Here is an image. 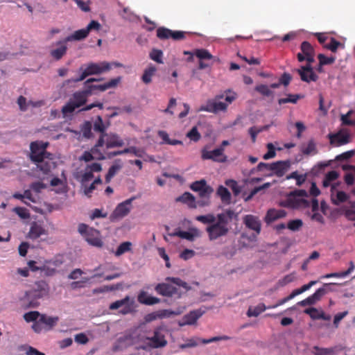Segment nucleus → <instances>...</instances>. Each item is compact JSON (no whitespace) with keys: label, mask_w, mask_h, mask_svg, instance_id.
<instances>
[{"label":"nucleus","mask_w":355,"mask_h":355,"mask_svg":"<svg viewBox=\"0 0 355 355\" xmlns=\"http://www.w3.org/2000/svg\"><path fill=\"white\" fill-rule=\"evenodd\" d=\"M234 216H235L234 211L227 209L217 214L216 216L213 214L197 216L196 220L205 225H208L206 227V232L209 239L214 241L225 236L228 234L230 230V223Z\"/></svg>","instance_id":"1"},{"label":"nucleus","mask_w":355,"mask_h":355,"mask_svg":"<svg viewBox=\"0 0 355 355\" xmlns=\"http://www.w3.org/2000/svg\"><path fill=\"white\" fill-rule=\"evenodd\" d=\"M48 142L36 141L30 145V159L44 174H49L56 166L53 154L47 152Z\"/></svg>","instance_id":"2"},{"label":"nucleus","mask_w":355,"mask_h":355,"mask_svg":"<svg viewBox=\"0 0 355 355\" xmlns=\"http://www.w3.org/2000/svg\"><path fill=\"white\" fill-rule=\"evenodd\" d=\"M50 293V286L44 280L36 281L31 288L25 291L20 297L21 307L24 309H35L40 306V300L47 297Z\"/></svg>","instance_id":"3"},{"label":"nucleus","mask_w":355,"mask_h":355,"mask_svg":"<svg viewBox=\"0 0 355 355\" xmlns=\"http://www.w3.org/2000/svg\"><path fill=\"white\" fill-rule=\"evenodd\" d=\"M121 67L123 64L120 62H89L86 65V67L83 69V67H80L79 71H81V74L76 78H72L67 80V83H78L85 80L87 76L92 75L101 74L104 72L108 71L112 69V67Z\"/></svg>","instance_id":"4"},{"label":"nucleus","mask_w":355,"mask_h":355,"mask_svg":"<svg viewBox=\"0 0 355 355\" xmlns=\"http://www.w3.org/2000/svg\"><path fill=\"white\" fill-rule=\"evenodd\" d=\"M78 232L83 235L87 242L91 245L101 248L103 241L101 239L100 232L93 227H89L84 223H80L78 227Z\"/></svg>","instance_id":"5"},{"label":"nucleus","mask_w":355,"mask_h":355,"mask_svg":"<svg viewBox=\"0 0 355 355\" xmlns=\"http://www.w3.org/2000/svg\"><path fill=\"white\" fill-rule=\"evenodd\" d=\"M101 79H97V78H89L87 80L84 85L85 88L87 91V92H89V96L92 94V92L95 90H98L101 92H104L108 89L114 88L116 87V85L119 84V83L121 81V77H117L116 78H113L110 80V81L100 85H94L92 84L93 82L99 81Z\"/></svg>","instance_id":"6"},{"label":"nucleus","mask_w":355,"mask_h":355,"mask_svg":"<svg viewBox=\"0 0 355 355\" xmlns=\"http://www.w3.org/2000/svg\"><path fill=\"white\" fill-rule=\"evenodd\" d=\"M162 331V327L155 329L153 336L146 337V340L148 342L146 343V345L141 348L143 349H147L148 348H159L164 347L167 344V341Z\"/></svg>","instance_id":"7"},{"label":"nucleus","mask_w":355,"mask_h":355,"mask_svg":"<svg viewBox=\"0 0 355 355\" xmlns=\"http://www.w3.org/2000/svg\"><path fill=\"white\" fill-rule=\"evenodd\" d=\"M122 307L119 313L123 315L131 313L135 311V300L129 296H125L123 299L116 300L110 304L109 309L110 310H116Z\"/></svg>","instance_id":"8"},{"label":"nucleus","mask_w":355,"mask_h":355,"mask_svg":"<svg viewBox=\"0 0 355 355\" xmlns=\"http://www.w3.org/2000/svg\"><path fill=\"white\" fill-rule=\"evenodd\" d=\"M222 98H223V95H218L214 99L208 100L205 105L200 107V110L215 114L221 111H225L227 107V104L218 101V99Z\"/></svg>","instance_id":"9"},{"label":"nucleus","mask_w":355,"mask_h":355,"mask_svg":"<svg viewBox=\"0 0 355 355\" xmlns=\"http://www.w3.org/2000/svg\"><path fill=\"white\" fill-rule=\"evenodd\" d=\"M135 199V197L127 199L119 203L110 215V220L114 221L126 216L130 211L131 203Z\"/></svg>","instance_id":"10"},{"label":"nucleus","mask_w":355,"mask_h":355,"mask_svg":"<svg viewBox=\"0 0 355 355\" xmlns=\"http://www.w3.org/2000/svg\"><path fill=\"white\" fill-rule=\"evenodd\" d=\"M230 338L227 336H215L212 337L209 339H200L199 338H191L185 340V343L179 345V348L185 349L187 347H196L199 343L202 344H208L213 342H216L219 340H229Z\"/></svg>","instance_id":"11"},{"label":"nucleus","mask_w":355,"mask_h":355,"mask_svg":"<svg viewBox=\"0 0 355 355\" xmlns=\"http://www.w3.org/2000/svg\"><path fill=\"white\" fill-rule=\"evenodd\" d=\"M190 188L196 192L198 193L199 197H207L211 198V194L214 193V189L207 184L205 180L202 179L193 182Z\"/></svg>","instance_id":"12"},{"label":"nucleus","mask_w":355,"mask_h":355,"mask_svg":"<svg viewBox=\"0 0 355 355\" xmlns=\"http://www.w3.org/2000/svg\"><path fill=\"white\" fill-rule=\"evenodd\" d=\"M296 71L300 76L301 80L304 82H315L318 79V75L315 73L313 67L310 64L302 66L300 69H296Z\"/></svg>","instance_id":"13"},{"label":"nucleus","mask_w":355,"mask_h":355,"mask_svg":"<svg viewBox=\"0 0 355 355\" xmlns=\"http://www.w3.org/2000/svg\"><path fill=\"white\" fill-rule=\"evenodd\" d=\"M291 166V161L289 159L277 161L272 163L271 171L277 177H283Z\"/></svg>","instance_id":"14"},{"label":"nucleus","mask_w":355,"mask_h":355,"mask_svg":"<svg viewBox=\"0 0 355 355\" xmlns=\"http://www.w3.org/2000/svg\"><path fill=\"white\" fill-rule=\"evenodd\" d=\"M243 223L250 230L256 232L258 235L261 232V223L258 216L248 214L243 217Z\"/></svg>","instance_id":"15"},{"label":"nucleus","mask_w":355,"mask_h":355,"mask_svg":"<svg viewBox=\"0 0 355 355\" xmlns=\"http://www.w3.org/2000/svg\"><path fill=\"white\" fill-rule=\"evenodd\" d=\"M66 38L62 40L57 42L55 45L57 46L56 49H52L50 51V55L55 60H60L67 53V46Z\"/></svg>","instance_id":"16"},{"label":"nucleus","mask_w":355,"mask_h":355,"mask_svg":"<svg viewBox=\"0 0 355 355\" xmlns=\"http://www.w3.org/2000/svg\"><path fill=\"white\" fill-rule=\"evenodd\" d=\"M224 149L223 147L216 148L213 150H203L202 157L204 159H212L216 162H223L226 160V156H223Z\"/></svg>","instance_id":"17"},{"label":"nucleus","mask_w":355,"mask_h":355,"mask_svg":"<svg viewBox=\"0 0 355 355\" xmlns=\"http://www.w3.org/2000/svg\"><path fill=\"white\" fill-rule=\"evenodd\" d=\"M202 314L203 311L201 310L190 311L189 313L184 315L182 320L179 321V327L194 324Z\"/></svg>","instance_id":"18"},{"label":"nucleus","mask_w":355,"mask_h":355,"mask_svg":"<svg viewBox=\"0 0 355 355\" xmlns=\"http://www.w3.org/2000/svg\"><path fill=\"white\" fill-rule=\"evenodd\" d=\"M325 291L322 290V287L316 290V291L312 294L311 295L309 296L306 299L299 302L297 303L298 305L301 306H306L308 305H313L315 304L317 302L320 301L321 298L324 296Z\"/></svg>","instance_id":"19"},{"label":"nucleus","mask_w":355,"mask_h":355,"mask_svg":"<svg viewBox=\"0 0 355 355\" xmlns=\"http://www.w3.org/2000/svg\"><path fill=\"white\" fill-rule=\"evenodd\" d=\"M329 137L330 144L336 146H343L349 142V135L348 133L339 132L334 135L329 134Z\"/></svg>","instance_id":"20"},{"label":"nucleus","mask_w":355,"mask_h":355,"mask_svg":"<svg viewBox=\"0 0 355 355\" xmlns=\"http://www.w3.org/2000/svg\"><path fill=\"white\" fill-rule=\"evenodd\" d=\"M105 144L106 148H112L115 147H121L124 144L123 140L115 133H106L105 137Z\"/></svg>","instance_id":"21"},{"label":"nucleus","mask_w":355,"mask_h":355,"mask_svg":"<svg viewBox=\"0 0 355 355\" xmlns=\"http://www.w3.org/2000/svg\"><path fill=\"white\" fill-rule=\"evenodd\" d=\"M155 290L159 295L166 297H171L176 292V288L168 283L158 284Z\"/></svg>","instance_id":"22"},{"label":"nucleus","mask_w":355,"mask_h":355,"mask_svg":"<svg viewBox=\"0 0 355 355\" xmlns=\"http://www.w3.org/2000/svg\"><path fill=\"white\" fill-rule=\"evenodd\" d=\"M89 96V92H87L86 89L85 88L83 91H78L72 95V97L69 99L73 102L74 105H76L78 108L85 105L87 102V97Z\"/></svg>","instance_id":"23"},{"label":"nucleus","mask_w":355,"mask_h":355,"mask_svg":"<svg viewBox=\"0 0 355 355\" xmlns=\"http://www.w3.org/2000/svg\"><path fill=\"white\" fill-rule=\"evenodd\" d=\"M137 300L141 304L152 306L160 302V299L149 295L147 292L141 291L137 295Z\"/></svg>","instance_id":"24"},{"label":"nucleus","mask_w":355,"mask_h":355,"mask_svg":"<svg viewBox=\"0 0 355 355\" xmlns=\"http://www.w3.org/2000/svg\"><path fill=\"white\" fill-rule=\"evenodd\" d=\"M286 216V212L284 209H270L268 210L265 216V222L270 224L277 219L284 218Z\"/></svg>","instance_id":"25"},{"label":"nucleus","mask_w":355,"mask_h":355,"mask_svg":"<svg viewBox=\"0 0 355 355\" xmlns=\"http://www.w3.org/2000/svg\"><path fill=\"white\" fill-rule=\"evenodd\" d=\"M304 313L309 315L311 318L313 320L321 319L325 321H330L331 319V316L330 315L326 314L323 311H320L314 307L306 309L304 311Z\"/></svg>","instance_id":"26"},{"label":"nucleus","mask_w":355,"mask_h":355,"mask_svg":"<svg viewBox=\"0 0 355 355\" xmlns=\"http://www.w3.org/2000/svg\"><path fill=\"white\" fill-rule=\"evenodd\" d=\"M110 122L109 121L106 123L103 122V119L101 116H97L95 121L92 123L94 130L96 132H99L100 136L103 135V139H105L106 136L105 131L110 126Z\"/></svg>","instance_id":"27"},{"label":"nucleus","mask_w":355,"mask_h":355,"mask_svg":"<svg viewBox=\"0 0 355 355\" xmlns=\"http://www.w3.org/2000/svg\"><path fill=\"white\" fill-rule=\"evenodd\" d=\"M157 37L160 40L173 38L178 40V31H171L165 27H159L157 29Z\"/></svg>","instance_id":"28"},{"label":"nucleus","mask_w":355,"mask_h":355,"mask_svg":"<svg viewBox=\"0 0 355 355\" xmlns=\"http://www.w3.org/2000/svg\"><path fill=\"white\" fill-rule=\"evenodd\" d=\"M59 320L58 316H47L45 314H42L40 318V322H42L43 327L45 330H51L55 327Z\"/></svg>","instance_id":"29"},{"label":"nucleus","mask_w":355,"mask_h":355,"mask_svg":"<svg viewBox=\"0 0 355 355\" xmlns=\"http://www.w3.org/2000/svg\"><path fill=\"white\" fill-rule=\"evenodd\" d=\"M202 232L198 228H190L188 231H180L179 238L185 239L188 241H192L196 238L201 236Z\"/></svg>","instance_id":"30"},{"label":"nucleus","mask_w":355,"mask_h":355,"mask_svg":"<svg viewBox=\"0 0 355 355\" xmlns=\"http://www.w3.org/2000/svg\"><path fill=\"white\" fill-rule=\"evenodd\" d=\"M104 144L105 139H103V135L100 136L96 144L91 148L90 150L93 153L96 159L103 160L105 159L104 153L100 150V148L103 147Z\"/></svg>","instance_id":"31"},{"label":"nucleus","mask_w":355,"mask_h":355,"mask_svg":"<svg viewBox=\"0 0 355 355\" xmlns=\"http://www.w3.org/2000/svg\"><path fill=\"white\" fill-rule=\"evenodd\" d=\"M45 234L46 230L40 225L34 223L31 226L28 237L31 239L35 240Z\"/></svg>","instance_id":"32"},{"label":"nucleus","mask_w":355,"mask_h":355,"mask_svg":"<svg viewBox=\"0 0 355 355\" xmlns=\"http://www.w3.org/2000/svg\"><path fill=\"white\" fill-rule=\"evenodd\" d=\"M300 151L304 155H315L318 154V150L317 149L316 143L314 139H311L309 140L306 146H302L300 147Z\"/></svg>","instance_id":"33"},{"label":"nucleus","mask_w":355,"mask_h":355,"mask_svg":"<svg viewBox=\"0 0 355 355\" xmlns=\"http://www.w3.org/2000/svg\"><path fill=\"white\" fill-rule=\"evenodd\" d=\"M122 164L120 159H117L114 162V164L112 165L107 173L105 175V182L110 183L111 180L115 176V175L122 168Z\"/></svg>","instance_id":"34"},{"label":"nucleus","mask_w":355,"mask_h":355,"mask_svg":"<svg viewBox=\"0 0 355 355\" xmlns=\"http://www.w3.org/2000/svg\"><path fill=\"white\" fill-rule=\"evenodd\" d=\"M89 31L87 29L83 28L78 31H76L73 34L67 36L66 38V41L71 42V41H80L85 38H86L89 35Z\"/></svg>","instance_id":"35"},{"label":"nucleus","mask_w":355,"mask_h":355,"mask_svg":"<svg viewBox=\"0 0 355 355\" xmlns=\"http://www.w3.org/2000/svg\"><path fill=\"white\" fill-rule=\"evenodd\" d=\"M306 197L307 193L305 190L300 189V190H295L291 193L290 197L288 198L287 200V205L291 207H295L297 205H299V202L294 200L292 197Z\"/></svg>","instance_id":"36"},{"label":"nucleus","mask_w":355,"mask_h":355,"mask_svg":"<svg viewBox=\"0 0 355 355\" xmlns=\"http://www.w3.org/2000/svg\"><path fill=\"white\" fill-rule=\"evenodd\" d=\"M216 195L220 198L221 201L223 203L229 204L231 201V193L229 190L223 187V185H220L216 191Z\"/></svg>","instance_id":"37"},{"label":"nucleus","mask_w":355,"mask_h":355,"mask_svg":"<svg viewBox=\"0 0 355 355\" xmlns=\"http://www.w3.org/2000/svg\"><path fill=\"white\" fill-rule=\"evenodd\" d=\"M179 201L186 204L191 209H196V198L189 192H185L180 196Z\"/></svg>","instance_id":"38"},{"label":"nucleus","mask_w":355,"mask_h":355,"mask_svg":"<svg viewBox=\"0 0 355 355\" xmlns=\"http://www.w3.org/2000/svg\"><path fill=\"white\" fill-rule=\"evenodd\" d=\"M267 309L268 306H266L263 303H260L253 308L250 307L247 311V315L248 317H257Z\"/></svg>","instance_id":"39"},{"label":"nucleus","mask_w":355,"mask_h":355,"mask_svg":"<svg viewBox=\"0 0 355 355\" xmlns=\"http://www.w3.org/2000/svg\"><path fill=\"white\" fill-rule=\"evenodd\" d=\"M92 123L89 121H85L80 127V131L82 132L83 137L86 139H90L93 137V133L92 132Z\"/></svg>","instance_id":"40"},{"label":"nucleus","mask_w":355,"mask_h":355,"mask_svg":"<svg viewBox=\"0 0 355 355\" xmlns=\"http://www.w3.org/2000/svg\"><path fill=\"white\" fill-rule=\"evenodd\" d=\"M254 90L259 93L261 96H266V97H272L273 96L274 92L270 89L269 86L264 85V84H260L257 85Z\"/></svg>","instance_id":"41"},{"label":"nucleus","mask_w":355,"mask_h":355,"mask_svg":"<svg viewBox=\"0 0 355 355\" xmlns=\"http://www.w3.org/2000/svg\"><path fill=\"white\" fill-rule=\"evenodd\" d=\"M291 179H295L296 180V185L301 186L306 179V174H301L300 175L298 172L293 171L291 174L286 175V180H291Z\"/></svg>","instance_id":"42"},{"label":"nucleus","mask_w":355,"mask_h":355,"mask_svg":"<svg viewBox=\"0 0 355 355\" xmlns=\"http://www.w3.org/2000/svg\"><path fill=\"white\" fill-rule=\"evenodd\" d=\"M168 316V311L161 310L156 312L150 313L146 315L145 320L147 322H151L157 318H163Z\"/></svg>","instance_id":"43"},{"label":"nucleus","mask_w":355,"mask_h":355,"mask_svg":"<svg viewBox=\"0 0 355 355\" xmlns=\"http://www.w3.org/2000/svg\"><path fill=\"white\" fill-rule=\"evenodd\" d=\"M155 71H156L155 67H154V66L148 67L147 69H146L144 70V72L141 77L142 81L146 84L150 83L152 80V76L154 75Z\"/></svg>","instance_id":"44"},{"label":"nucleus","mask_w":355,"mask_h":355,"mask_svg":"<svg viewBox=\"0 0 355 355\" xmlns=\"http://www.w3.org/2000/svg\"><path fill=\"white\" fill-rule=\"evenodd\" d=\"M303 98L302 95L300 94H289L287 95L286 98H279L278 100V103L279 105L285 104V103H296L299 99Z\"/></svg>","instance_id":"45"},{"label":"nucleus","mask_w":355,"mask_h":355,"mask_svg":"<svg viewBox=\"0 0 355 355\" xmlns=\"http://www.w3.org/2000/svg\"><path fill=\"white\" fill-rule=\"evenodd\" d=\"M339 47L344 49L345 46L343 44L337 41L334 37L331 38L330 42L329 44L324 45V48L330 50L333 53H336Z\"/></svg>","instance_id":"46"},{"label":"nucleus","mask_w":355,"mask_h":355,"mask_svg":"<svg viewBox=\"0 0 355 355\" xmlns=\"http://www.w3.org/2000/svg\"><path fill=\"white\" fill-rule=\"evenodd\" d=\"M41 313L37 311H32L26 313L23 318L26 322H35L41 317Z\"/></svg>","instance_id":"47"},{"label":"nucleus","mask_w":355,"mask_h":355,"mask_svg":"<svg viewBox=\"0 0 355 355\" xmlns=\"http://www.w3.org/2000/svg\"><path fill=\"white\" fill-rule=\"evenodd\" d=\"M132 243L129 241L123 242L121 243L115 252L116 256H121L123 254L130 251L131 250Z\"/></svg>","instance_id":"48"},{"label":"nucleus","mask_w":355,"mask_h":355,"mask_svg":"<svg viewBox=\"0 0 355 355\" xmlns=\"http://www.w3.org/2000/svg\"><path fill=\"white\" fill-rule=\"evenodd\" d=\"M271 184L270 182H266L261 186L254 187L250 193V194L245 198V201L250 200L258 192L261 190L268 189L270 187Z\"/></svg>","instance_id":"49"},{"label":"nucleus","mask_w":355,"mask_h":355,"mask_svg":"<svg viewBox=\"0 0 355 355\" xmlns=\"http://www.w3.org/2000/svg\"><path fill=\"white\" fill-rule=\"evenodd\" d=\"M301 51L305 57L311 54L315 53L314 49L311 44L306 41L303 42L300 46Z\"/></svg>","instance_id":"50"},{"label":"nucleus","mask_w":355,"mask_h":355,"mask_svg":"<svg viewBox=\"0 0 355 355\" xmlns=\"http://www.w3.org/2000/svg\"><path fill=\"white\" fill-rule=\"evenodd\" d=\"M313 350L314 352L313 353L314 355H331L334 354V349L332 347L322 348L318 346H314Z\"/></svg>","instance_id":"51"},{"label":"nucleus","mask_w":355,"mask_h":355,"mask_svg":"<svg viewBox=\"0 0 355 355\" xmlns=\"http://www.w3.org/2000/svg\"><path fill=\"white\" fill-rule=\"evenodd\" d=\"M195 55L200 60H209L213 58L212 55L207 50L204 49H197L195 52Z\"/></svg>","instance_id":"52"},{"label":"nucleus","mask_w":355,"mask_h":355,"mask_svg":"<svg viewBox=\"0 0 355 355\" xmlns=\"http://www.w3.org/2000/svg\"><path fill=\"white\" fill-rule=\"evenodd\" d=\"M302 225L303 222L301 219H295L288 223L287 227L291 231L296 232L300 230Z\"/></svg>","instance_id":"53"},{"label":"nucleus","mask_w":355,"mask_h":355,"mask_svg":"<svg viewBox=\"0 0 355 355\" xmlns=\"http://www.w3.org/2000/svg\"><path fill=\"white\" fill-rule=\"evenodd\" d=\"M349 198V196L344 191H338L335 199L332 200L333 204L338 205L342 202H346Z\"/></svg>","instance_id":"54"},{"label":"nucleus","mask_w":355,"mask_h":355,"mask_svg":"<svg viewBox=\"0 0 355 355\" xmlns=\"http://www.w3.org/2000/svg\"><path fill=\"white\" fill-rule=\"evenodd\" d=\"M225 184L232 189V192L235 196H237L240 193L241 188L238 185L236 181L234 180H227L225 181Z\"/></svg>","instance_id":"55"},{"label":"nucleus","mask_w":355,"mask_h":355,"mask_svg":"<svg viewBox=\"0 0 355 355\" xmlns=\"http://www.w3.org/2000/svg\"><path fill=\"white\" fill-rule=\"evenodd\" d=\"M78 108L72 101L70 100L62 107V112L63 115L65 116L68 114H71L74 112V110Z\"/></svg>","instance_id":"56"},{"label":"nucleus","mask_w":355,"mask_h":355,"mask_svg":"<svg viewBox=\"0 0 355 355\" xmlns=\"http://www.w3.org/2000/svg\"><path fill=\"white\" fill-rule=\"evenodd\" d=\"M163 53L161 50L153 49L150 53V58L151 60L157 63H162Z\"/></svg>","instance_id":"57"},{"label":"nucleus","mask_w":355,"mask_h":355,"mask_svg":"<svg viewBox=\"0 0 355 355\" xmlns=\"http://www.w3.org/2000/svg\"><path fill=\"white\" fill-rule=\"evenodd\" d=\"M318 58L319 60V62H320V65L331 64L336 60L335 57H334V56L327 57L324 54H322V53H320L318 55Z\"/></svg>","instance_id":"58"},{"label":"nucleus","mask_w":355,"mask_h":355,"mask_svg":"<svg viewBox=\"0 0 355 355\" xmlns=\"http://www.w3.org/2000/svg\"><path fill=\"white\" fill-rule=\"evenodd\" d=\"M265 129H266V127L259 128L257 126L251 127L249 129L248 132L251 137L252 141L253 143H254L256 141L257 135L259 133H260L261 132H262Z\"/></svg>","instance_id":"59"},{"label":"nucleus","mask_w":355,"mask_h":355,"mask_svg":"<svg viewBox=\"0 0 355 355\" xmlns=\"http://www.w3.org/2000/svg\"><path fill=\"white\" fill-rule=\"evenodd\" d=\"M268 152L263 155V158L266 160L273 158L276 156L275 148L272 143L267 144Z\"/></svg>","instance_id":"60"},{"label":"nucleus","mask_w":355,"mask_h":355,"mask_svg":"<svg viewBox=\"0 0 355 355\" xmlns=\"http://www.w3.org/2000/svg\"><path fill=\"white\" fill-rule=\"evenodd\" d=\"M353 111L349 110L346 114L341 115L342 124L344 125L352 126L355 125V121L349 119V116L352 114Z\"/></svg>","instance_id":"61"},{"label":"nucleus","mask_w":355,"mask_h":355,"mask_svg":"<svg viewBox=\"0 0 355 355\" xmlns=\"http://www.w3.org/2000/svg\"><path fill=\"white\" fill-rule=\"evenodd\" d=\"M294 279H295L294 275L289 274V275L284 276L282 279H280L277 282V285L279 287H283V286L287 285L288 284L293 282Z\"/></svg>","instance_id":"62"},{"label":"nucleus","mask_w":355,"mask_h":355,"mask_svg":"<svg viewBox=\"0 0 355 355\" xmlns=\"http://www.w3.org/2000/svg\"><path fill=\"white\" fill-rule=\"evenodd\" d=\"M187 136L193 141H198L200 139V135L196 127L192 128V129L187 133Z\"/></svg>","instance_id":"63"},{"label":"nucleus","mask_w":355,"mask_h":355,"mask_svg":"<svg viewBox=\"0 0 355 355\" xmlns=\"http://www.w3.org/2000/svg\"><path fill=\"white\" fill-rule=\"evenodd\" d=\"M46 187V184L42 182H35L30 185V188L36 193H40Z\"/></svg>","instance_id":"64"}]
</instances>
